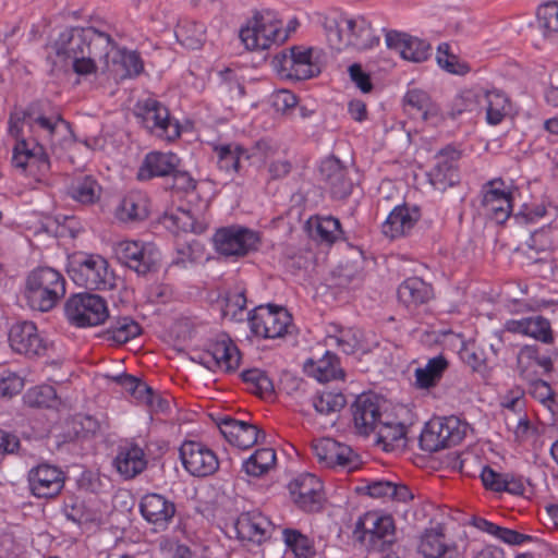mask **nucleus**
Segmentation results:
<instances>
[{"instance_id": "nucleus-1", "label": "nucleus", "mask_w": 558, "mask_h": 558, "mask_svg": "<svg viewBox=\"0 0 558 558\" xmlns=\"http://www.w3.org/2000/svg\"><path fill=\"white\" fill-rule=\"evenodd\" d=\"M34 124L38 125L44 140H47L52 146H61L65 142L72 141L73 132L71 124L60 114L47 117L45 102L40 100L29 104L25 109H16L11 112L9 133L16 140L13 148V165L23 170L28 169L33 175H45L50 169L47 154L37 143L31 146L24 135V125L33 131Z\"/></svg>"}, {"instance_id": "nucleus-2", "label": "nucleus", "mask_w": 558, "mask_h": 558, "mask_svg": "<svg viewBox=\"0 0 558 558\" xmlns=\"http://www.w3.org/2000/svg\"><path fill=\"white\" fill-rule=\"evenodd\" d=\"M52 50L62 66H71L77 75L86 76L96 73L98 63L102 71H109L114 40L108 33L93 26L70 27L60 33Z\"/></svg>"}, {"instance_id": "nucleus-3", "label": "nucleus", "mask_w": 558, "mask_h": 558, "mask_svg": "<svg viewBox=\"0 0 558 558\" xmlns=\"http://www.w3.org/2000/svg\"><path fill=\"white\" fill-rule=\"evenodd\" d=\"M64 294L65 280L58 270L51 267H38L27 276L25 296L33 310L48 312Z\"/></svg>"}, {"instance_id": "nucleus-4", "label": "nucleus", "mask_w": 558, "mask_h": 558, "mask_svg": "<svg viewBox=\"0 0 558 558\" xmlns=\"http://www.w3.org/2000/svg\"><path fill=\"white\" fill-rule=\"evenodd\" d=\"M241 41L248 50L268 49L272 44L283 43L287 34L281 31V22L269 12H257L240 31Z\"/></svg>"}, {"instance_id": "nucleus-5", "label": "nucleus", "mask_w": 558, "mask_h": 558, "mask_svg": "<svg viewBox=\"0 0 558 558\" xmlns=\"http://www.w3.org/2000/svg\"><path fill=\"white\" fill-rule=\"evenodd\" d=\"M134 116L153 135L171 142L180 136V125L170 119L168 109L156 99L137 102Z\"/></svg>"}, {"instance_id": "nucleus-6", "label": "nucleus", "mask_w": 558, "mask_h": 558, "mask_svg": "<svg viewBox=\"0 0 558 558\" xmlns=\"http://www.w3.org/2000/svg\"><path fill=\"white\" fill-rule=\"evenodd\" d=\"M353 536L362 544L367 541L372 547L385 550L396 541L395 521L391 515L367 512L357 520Z\"/></svg>"}, {"instance_id": "nucleus-7", "label": "nucleus", "mask_w": 558, "mask_h": 558, "mask_svg": "<svg viewBox=\"0 0 558 558\" xmlns=\"http://www.w3.org/2000/svg\"><path fill=\"white\" fill-rule=\"evenodd\" d=\"M65 315L76 327L97 326L109 317L105 299L97 294L78 293L65 302Z\"/></svg>"}, {"instance_id": "nucleus-8", "label": "nucleus", "mask_w": 558, "mask_h": 558, "mask_svg": "<svg viewBox=\"0 0 558 558\" xmlns=\"http://www.w3.org/2000/svg\"><path fill=\"white\" fill-rule=\"evenodd\" d=\"M114 253L121 264L137 275L146 276L159 268L160 252L150 243L121 241L114 246Z\"/></svg>"}, {"instance_id": "nucleus-9", "label": "nucleus", "mask_w": 558, "mask_h": 558, "mask_svg": "<svg viewBox=\"0 0 558 558\" xmlns=\"http://www.w3.org/2000/svg\"><path fill=\"white\" fill-rule=\"evenodd\" d=\"M74 282L88 290H110L114 287L113 272L108 262L99 255H88L72 266Z\"/></svg>"}, {"instance_id": "nucleus-10", "label": "nucleus", "mask_w": 558, "mask_h": 558, "mask_svg": "<svg viewBox=\"0 0 558 558\" xmlns=\"http://www.w3.org/2000/svg\"><path fill=\"white\" fill-rule=\"evenodd\" d=\"M313 48L292 47L290 52H281L274 57L271 64L283 77L293 80H307L320 73V69L313 59Z\"/></svg>"}, {"instance_id": "nucleus-11", "label": "nucleus", "mask_w": 558, "mask_h": 558, "mask_svg": "<svg viewBox=\"0 0 558 558\" xmlns=\"http://www.w3.org/2000/svg\"><path fill=\"white\" fill-rule=\"evenodd\" d=\"M251 330L263 338H280L289 332L292 317L287 310L267 305L257 306L248 317Z\"/></svg>"}, {"instance_id": "nucleus-12", "label": "nucleus", "mask_w": 558, "mask_h": 558, "mask_svg": "<svg viewBox=\"0 0 558 558\" xmlns=\"http://www.w3.org/2000/svg\"><path fill=\"white\" fill-rule=\"evenodd\" d=\"M217 251L226 256H244L256 251L260 243L259 234L240 226L218 230L214 236Z\"/></svg>"}, {"instance_id": "nucleus-13", "label": "nucleus", "mask_w": 558, "mask_h": 558, "mask_svg": "<svg viewBox=\"0 0 558 558\" xmlns=\"http://www.w3.org/2000/svg\"><path fill=\"white\" fill-rule=\"evenodd\" d=\"M192 361L209 371L231 373L239 368L241 354L231 339H221L211 343L208 350L197 353Z\"/></svg>"}, {"instance_id": "nucleus-14", "label": "nucleus", "mask_w": 558, "mask_h": 558, "mask_svg": "<svg viewBox=\"0 0 558 558\" xmlns=\"http://www.w3.org/2000/svg\"><path fill=\"white\" fill-rule=\"evenodd\" d=\"M180 458L184 469L193 476H209L219 468L215 452L201 442L184 441L180 447Z\"/></svg>"}, {"instance_id": "nucleus-15", "label": "nucleus", "mask_w": 558, "mask_h": 558, "mask_svg": "<svg viewBox=\"0 0 558 558\" xmlns=\"http://www.w3.org/2000/svg\"><path fill=\"white\" fill-rule=\"evenodd\" d=\"M313 451L318 462L326 468L341 466L351 472L360 465L359 456L349 446L331 438L314 441Z\"/></svg>"}, {"instance_id": "nucleus-16", "label": "nucleus", "mask_w": 558, "mask_h": 558, "mask_svg": "<svg viewBox=\"0 0 558 558\" xmlns=\"http://www.w3.org/2000/svg\"><path fill=\"white\" fill-rule=\"evenodd\" d=\"M293 502L303 511L317 512L323 507V484L313 474L305 473L289 484Z\"/></svg>"}, {"instance_id": "nucleus-17", "label": "nucleus", "mask_w": 558, "mask_h": 558, "mask_svg": "<svg viewBox=\"0 0 558 558\" xmlns=\"http://www.w3.org/2000/svg\"><path fill=\"white\" fill-rule=\"evenodd\" d=\"M9 343L12 350L27 357L45 354L47 347L32 322L14 324L9 331Z\"/></svg>"}, {"instance_id": "nucleus-18", "label": "nucleus", "mask_w": 558, "mask_h": 558, "mask_svg": "<svg viewBox=\"0 0 558 558\" xmlns=\"http://www.w3.org/2000/svg\"><path fill=\"white\" fill-rule=\"evenodd\" d=\"M319 174L333 198L343 199L351 194L353 181L350 170L338 158L331 156L323 160Z\"/></svg>"}, {"instance_id": "nucleus-19", "label": "nucleus", "mask_w": 558, "mask_h": 558, "mask_svg": "<svg viewBox=\"0 0 558 558\" xmlns=\"http://www.w3.org/2000/svg\"><path fill=\"white\" fill-rule=\"evenodd\" d=\"M220 433L233 446L247 449L257 442H264L266 434L256 425L225 416L217 423Z\"/></svg>"}, {"instance_id": "nucleus-20", "label": "nucleus", "mask_w": 558, "mask_h": 558, "mask_svg": "<svg viewBox=\"0 0 558 558\" xmlns=\"http://www.w3.org/2000/svg\"><path fill=\"white\" fill-rule=\"evenodd\" d=\"M351 412L355 432L363 436L374 433L381 420L379 400L373 395L362 393L356 397Z\"/></svg>"}, {"instance_id": "nucleus-21", "label": "nucleus", "mask_w": 558, "mask_h": 558, "mask_svg": "<svg viewBox=\"0 0 558 558\" xmlns=\"http://www.w3.org/2000/svg\"><path fill=\"white\" fill-rule=\"evenodd\" d=\"M28 482L32 493L40 498L56 497L64 486L63 472L49 464H40L32 469Z\"/></svg>"}, {"instance_id": "nucleus-22", "label": "nucleus", "mask_w": 558, "mask_h": 558, "mask_svg": "<svg viewBox=\"0 0 558 558\" xmlns=\"http://www.w3.org/2000/svg\"><path fill=\"white\" fill-rule=\"evenodd\" d=\"M140 511L148 523L165 530L175 514V505L160 494L149 493L142 497Z\"/></svg>"}, {"instance_id": "nucleus-23", "label": "nucleus", "mask_w": 558, "mask_h": 558, "mask_svg": "<svg viewBox=\"0 0 558 558\" xmlns=\"http://www.w3.org/2000/svg\"><path fill=\"white\" fill-rule=\"evenodd\" d=\"M270 525L260 512H246L238 518L235 530L239 538L260 544L268 537Z\"/></svg>"}, {"instance_id": "nucleus-24", "label": "nucleus", "mask_w": 558, "mask_h": 558, "mask_svg": "<svg viewBox=\"0 0 558 558\" xmlns=\"http://www.w3.org/2000/svg\"><path fill=\"white\" fill-rule=\"evenodd\" d=\"M418 553L425 558H458V549L445 541L442 527L426 530L420 539Z\"/></svg>"}, {"instance_id": "nucleus-25", "label": "nucleus", "mask_w": 558, "mask_h": 558, "mask_svg": "<svg viewBox=\"0 0 558 558\" xmlns=\"http://www.w3.org/2000/svg\"><path fill=\"white\" fill-rule=\"evenodd\" d=\"M418 218L420 213L415 207L396 206L383 223V233L390 239L404 235L414 227Z\"/></svg>"}, {"instance_id": "nucleus-26", "label": "nucleus", "mask_w": 558, "mask_h": 558, "mask_svg": "<svg viewBox=\"0 0 558 558\" xmlns=\"http://www.w3.org/2000/svg\"><path fill=\"white\" fill-rule=\"evenodd\" d=\"M506 329L513 333H522L532 337L543 343H551L554 341L550 323L543 316H532L519 320H509Z\"/></svg>"}, {"instance_id": "nucleus-27", "label": "nucleus", "mask_w": 558, "mask_h": 558, "mask_svg": "<svg viewBox=\"0 0 558 558\" xmlns=\"http://www.w3.org/2000/svg\"><path fill=\"white\" fill-rule=\"evenodd\" d=\"M342 22L348 32V46H353L359 50H366L379 45V36L374 34L371 23L364 17L343 19Z\"/></svg>"}, {"instance_id": "nucleus-28", "label": "nucleus", "mask_w": 558, "mask_h": 558, "mask_svg": "<svg viewBox=\"0 0 558 558\" xmlns=\"http://www.w3.org/2000/svg\"><path fill=\"white\" fill-rule=\"evenodd\" d=\"M114 465L125 480H131L146 469L147 461L143 449L135 444H131L120 449L114 459Z\"/></svg>"}, {"instance_id": "nucleus-29", "label": "nucleus", "mask_w": 558, "mask_h": 558, "mask_svg": "<svg viewBox=\"0 0 558 558\" xmlns=\"http://www.w3.org/2000/svg\"><path fill=\"white\" fill-rule=\"evenodd\" d=\"M179 165L174 154L149 153L137 172L138 180H149L154 177H169Z\"/></svg>"}, {"instance_id": "nucleus-30", "label": "nucleus", "mask_w": 558, "mask_h": 558, "mask_svg": "<svg viewBox=\"0 0 558 558\" xmlns=\"http://www.w3.org/2000/svg\"><path fill=\"white\" fill-rule=\"evenodd\" d=\"M450 158L447 157V151H441L437 157V162L430 172V182L438 191H446L448 187L456 185L459 182V173L456 165L454 150L450 151Z\"/></svg>"}, {"instance_id": "nucleus-31", "label": "nucleus", "mask_w": 558, "mask_h": 558, "mask_svg": "<svg viewBox=\"0 0 558 558\" xmlns=\"http://www.w3.org/2000/svg\"><path fill=\"white\" fill-rule=\"evenodd\" d=\"M481 104L486 112V121L492 125H497L504 120L510 105L507 95L498 89H481Z\"/></svg>"}, {"instance_id": "nucleus-32", "label": "nucleus", "mask_w": 558, "mask_h": 558, "mask_svg": "<svg viewBox=\"0 0 558 558\" xmlns=\"http://www.w3.org/2000/svg\"><path fill=\"white\" fill-rule=\"evenodd\" d=\"M398 298L407 306H416L433 298V288L417 277L408 278L398 288Z\"/></svg>"}, {"instance_id": "nucleus-33", "label": "nucleus", "mask_w": 558, "mask_h": 558, "mask_svg": "<svg viewBox=\"0 0 558 558\" xmlns=\"http://www.w3.org/2000/svg\"><path fill=\"white\" fill-rule=\"evenodd\" d=\"M448 361L444 355L435 356L428 360L424 367L415 369V385L420 389H429L435 387L441 379L445 371L448 368Z\"/></svg>"}, {"instance_id": "nucleus-34", "label": "nucleus", "mask_w": 558, "mask_h": 558, "mask_svg": "<svg viewBox=\"0 0 558 558\" xmlns=\"http://www.w3.org/2000/svg\"><path fill=\"white\" fill-rule=\"evenodd\" d=\"M403 101L405 110L413 117L418 116L426 121L429 117L437 116V107L432 101L429 95L422 89L413 88L408 90Z\"/></svg>"}, {"instance_id": "nucleus-35", "label": "nucleus", "mask_w": 558, "mask_h": 558, "mask_svg": "<svg viewBox=\"0 0 558 558\" xmlns=\"http://www.w3.org/2000/svg\"><path fill=\"white\" fill-rule=\"evenodd\" d=\"M117 217L123 222H138L148 217L147 201L140 194H130L125 196L118 209Z\"/></svg>"}, {"instance_id": "nucleus-36", "label": "nucleus", "mask_w": 558, "mask_h": 558, "mask_svg": "<svg viewBox=\"0 0 558 558\" xmlns=\"http://www.w3.org/2000/svg\"><path fill=\"white\" fill-rule=\"evenodd\" d=\"M63 511L68 520L80 525H99L102 520L100 511L93 508L86 501L80 499H72L70 502H66Z\"/></svg>"}, {"instance_id": "nucleus-37", "label": "nucleus", "mask_w": 558, "mask_h": 558, "mask_svg": "<svg viewBox=\"0 0 558 558\" xmlns=\"http://www.w3.org/2000/svg\"><path fill=\"white\" fill-rule=\"evenodd\" d=\"M377 442L383 445L386 451L405 447V428L401 423L379 421L376 430Z\"/></svg>"}, {"instance_id": "nucleus-38", "label": "nucleus", "mask_w": 558, "mask_h": 558, "mask_svg": "<svg viewBox=\"0 0 558 558\" xmlns=\"http://www.w3.org/2000/svg\"><path fill=\"white\" fill-rule=\"evenodd\" d=\"M311 402L319 415L330 417L333 422L337 413L347 404V399L341 392L322 391L315 395Z\"/></svg>"}, {"instance_id": "nucleus-39", "label": "nucleus", "mask_w": 558, "mask_h": 558, "mask_svg": "<svg viewBox=\"0 0 558 558\" xmlns=\"http://www.w3.org/2000/svg\"><path fill=\"white\" fill-rule=\"evenodd\" d=\"M101 187L90 175L77 178L69 186L71 197L82 204H93L99 199Z\"/></svg>"}, {"instance_id": "nucleus-40", "label": "nucleus", "mask_w": 558, "mask_h": 558, "mask_svg": "<svg viewBox=\"0 0 558 558\" xmlns=\"http://www.w3.org/2000/svg\"><path fill=\"white\" fill-rule=\"evenodd\" d=\"M276 452L272 448L257 449L244 463L247 475L262 476L275 466Z\"/></svg>"}, {"instance_id": "nucleus-41", "label": "nucleus", "mask_w": 558, "mask_h": 558, "mask_svg": "<svg viewBox=\"0 0 558 558\" xmlns=\"http://www.w3.org/2000/svg\"><path fill=\"white\" fill-rule=\"evenodd\" d=\"M111 62L113 64L120 63L122 65L125 70V74L123 75L124 77L137 76L144 69L143 61L136 51H129L125 49L121 50L117 47L116 43L114 50L110 54L109 64Z\"/></svg>"}, {"instance_id": "nucleus-42", "label": "nucleus", "mask_w": 558, "mask_h": 558, "mask_svg": "<svg viewBox=\"0 0 558 558\" xmlns=\"http://www.w3.org/2000/svg\"><path fill=\"white\" fill-rule=\"evenodd\" d=\"M175 37L182 46L189 49H199L205 41V29L199 23L186 22L178 25Z\"/></svg>"}, {"instance_id": "nucleus-43", "label": "nucleus", "mask_w": 558, "mask_h": 558, "mask_svg": "<svg viewBox=\"0 0 558 558\" xmlns=\"http://www.w3.org/2000/svg\"><path fill=\"white\" fill-rule=\"evenodd\" d=\"M435 421L438 422L439 430L437 433H440L445 448L458 445L464 438L465 425H462L457 417L449 416Z\"/></svg>"}, {"instance_id": "nucleus-44", "label": "nucleus", "mask_w": 558, "mask_h": 558, "mask_svg": "<svg viewBox=\"0 0 558 558\" xmlns=\"http://www.w3.org/2000/svg\"><path fill=\"white\" fill-rule=\"evenodd\" d=\"M481 89H468L459 94L452 101L450 116L456 118L464 112H482Z\"/></svg>"}, {"instance_id": "nucleus-45", "label": "nucleus", "mask_w": 558, "mask_h": 558, "mask_svg": "<svg viewBox=\"0 0 558 558\" xmlns=\"http://www.w3.org/2000/svg\"><path fill=\"white\" fill-rule=\"evenodd\" d=\"M282 533L286 545L295 556L299 558H312L315 555L313 543L306 535L294 529H284Z\"/></svg>"}, {"instance_id": "nucleus-46", "label": "nucleus", "mask_w": 558, "mask_h": 558, "mask_svg": "<svg viewBox=\"0 0 558 558\" xmlns=\"http://www.w3.org/2000/svg\"><path fill=\"white\" fill-rule=\"evenodd\" d=\"M141 332V326L131 317L118 318L108 329L110 338L118 343H125Z\"/></svg>"}, {"instance_id": "nucleus-47", "label": "nucleus", "mask_w": 558, "mask_h": 558, "mask_svg": "<svg viewBox=\"0 0 558 558\" xmlns=\"http://www.w3.org/2000/svg\"><path fill=\"white\" fill-rule=\"evenodd\" d=\"M163 219L184 232L201 233L204 230L203 225L196 220L191 210L177 208L170 214L166 213Z\"/></svg>"}, {"instance_id": "nucleus-48", "label": "nucleus", "mask_w": 558, "mask_h": 558, "mask_svg": "<svg viewBox=\"0 0 558 558\" xmlns=\"http://www.w3.org/2000/svg\"><path fill=\"white\" fill-rule=\"evenodd\" d=\"M56 398V390L49 385L31 388L23 397L25 404L31 408H50L53 405Z\"/></svg>"}, {"instance_id": "nucleus-49", "label": "nucleus", "mask_w": 558, "mask_h": 558, "mask_svg": "<svg viewBox=\"0 0 558 558\" xmlns=\"http://www.w3.org/2000/svg\"><path fill=\"white\" fill-rule=\"evenodd\" d=\"M436 59L439 66L449 73L464 75L470 71L466 63L461 62L456 54L450 52V46L447 43L438 46Z\"/></svg>"}, {"instance_id": "nucleus-50", "label": "nucleus", "mask_w": 558, "mask_h": 558, "mask_svg": "<svg viewBox=\"0 0 558 558\" xmlns=\"http://www.w3.org/2000/svg\"><path fill=\"white\" fill-rule=\"evenodd\" d=\"M241 377L244 383L251 385L252 392L265 396L274 391L272 381L268 378L265 372L258 368H252L242 372Z\"/></svg>"}, {"instance_id": "nucleus-51", "label": "nucleus", "mask_w": 558, "mask_h": 558, "mask_svg": "<svg viewBox=\"0 0 558 558\" xmlns=\"http://www.w3.org/2000/svg\"><path fill=\"white\" fill-rule=\"evenodd\" d=\"M215 151L218 156L219 168L226 171H238L240 166V156L244 150L236 145H221L216 146Z\"/></svg>"}, {"instance_id": "nucleus-52", "label": "nucleus", "mask_w": 558, "mask_h": 558, "mask_svg": "<svg viewBox=\"0 0 558 558\" xmlns=\"http://www.w3.org/2000/svg\"><path fill=\"white\" fill-rule=\"evenodd\" d=\"M536 16L539 26L546 33H558V1H548L541 4Z\"/></svg>"}, {"instance_id": "nucleus-53", "label": "nucleus", "mask_w": 558, "mask_h": 558, "mask_svg": "<svg viewBox=\"0 0 558 558\" xmlns=\"http://www.w3.org/2000/svg\"><path fill=\"white\" fill-rule=\"evenodd\" d=\"M430 46L426 41L409 36L401 51L404 60L423 62L429 56Z\"/></svg>"}, {"instance_id": "nucleus-54", "label": "nucleus", "mask_w": 558, "mask_h": 558, "mask_svg": "<svg viewBox=\"0 0 558 558\" xmlns=\"http://www.w3.org/2000/svg\"><path fill=\"white\" fill-rule=\"evenodd\" d=\"M316 372L315 376L319 381H329L344 376V372L339 367L338 357L330 352L320 360Z\"/></svg>"}, {"instance_id": "nucleus-55", "label": "nucleus", "mask_w": 558, "mask_h": 558, "mask_svg": "<svg viewBox=\"0 0 558 558\" xmlns=\"http://www.w3.org/2000/svg\"><path fill=\"white\" fill-rule=\"evenodd\" d=\"M438 422L432 420L428 422L420 435V446L422 450L427 452H435L445 448L444 441L440 438V433H437Z\"/></svg>"}, {"instance_id": "nucleus-56", "label": "nucleus", "mask_w": 558, "mask_h": 558, "mask_svg": "<svg viewBox=\"0 0 558 558\" xmlns=\"http://www.w3.org/2000/svg\"><path fill=\"white\" fill-rule=\"evenodd\" d=\"M342 20L343 19L338 21L336 19L325 17L323 22V26L329 46L338 51L342 50L344 47L348 46L347 38L344 39L342 37L343 26H345Z\"/></svg>"}, {"instance_id": "nucleus-57", "label": "nucleus", "mask_w": 558, "mask_h": 558, "mask_svg": "<svg viewBox=\"0 0 558 558\" xmlns=\"http://www.w3.org/2000/svg\"><path fill=\"white\" fill-rule=\"evenodd\" d=\"M342 20L343 19L338 21L336 19L325 17L323 22V26L329 46L338 51L342 50L344 47L348 46L347 38L344 39L342 37L343 26H345Z\"/></svg>"}, {"instance_id": "nucleus-58", "label": "nucleus", "mask_w": 558, "mask_h": 558, "mask_svg": "<svg viewBox=\"0 0 558 558\" xmlns=\"http://www.w3.org/2000/svg\"><path fill=\"white\" fill-rule=\"evenodd\" d=\"M537 360V347L536 345H524L518 354V369L519 374L524 379H531L536 375V371L532 368L535 366Z\"/></svg>"}, {"instance_id": "nucleus-59", "label": "nucleus", "mask_w": 558, "mask_h": 558, "mask_svg": "<svg viewBox=\"0 0 558 558\" xmlns=\"http://www.w3.org/2000/svg\"><path fill=\"white\" fill-rule=\"evenodd\" d=\"M529 380L531 381L529 393L544 407L551 410L553 405L556 404V400L555 392L549 384L542 379H533V377Z\"/></svg>"}, {"instance_id": "nucleus-60", "label": "nucleus", "mask_w": 558, "mask_h": 558, "mask_svg": "<svg viewBox=\"0 0 558 558\" xmlns=\"http://www.w3.org/2000/svg\"><path fill=\"white\" fill-rule=\"evenodd\" d=\"M316 233L320 241L328 244L335 242L341 233L339 220L333 217L319 219L316 226Z\"/></svg>"}, {"instance_id": "nucleus-61", "label": "nucleus", "mask_w": 558, "mask_h": 558, "mask_svg": "<svg viewBox=\"0 0 558 558\" xmlns=\"http://www.w3.org/2000/svg\"><path fill=\"white\" fill-rule=\"evenodd\" d=\"M525 391L519 387L515 386L508 390L502 397L500 401V405L511 411L515 414H521L524 412L525 409V399H524Z\"/></svg>"}, {"instance_id": "nucleus-62", "label": "nucleus", "mask_w": 558, "mask_h": 558, "mask_svg": "<svg viewBox=\"0 0 558 558\" xmlns=\"http://www.w3.org/2000/svg\"><path fill=\"white\" fill-rule=\"evenodd\" d=\"M326 341L328 345L335 343L345 354L353 353L359 345L357 339L349 330H340L339 336H328Z\"/></svg>"}, {"instance_id": "nucleus-63", "label": "nucleus", "mask_w": 558, "mask_h": 558, "mask_svg": "<svg viewBox=\"0 0 558 558\" xmlns=\"http://www.w3.org/2000/svg\"><path fill=\"white\" fill-rule=\"evenodd\" d=\"M496 184L502 185V181L501 180H498V181L493 180V181L487 182L484 185V196H483V201H482L483 205H493L494 206L495 202H501V204L505 205L506 198L510 197V195L508 193H506L500 187H497Z\"/></svg>"}, {"instance_id": "nucleus-64", "label": "nucleus", "mask_w": 558, "mask_h": 558, "mask_svg": "<svg viewBox=\"0 0 558 558\" xmlns=\"http://www.w3.org/2000/svg\"><path fill=\"white\" fill-rule=\"evenodd\" d=\"M23 386L24 381L20 376L10 374L0 379V395L4 398H12L23 389Z\"/></svg>"}]
</instances>
